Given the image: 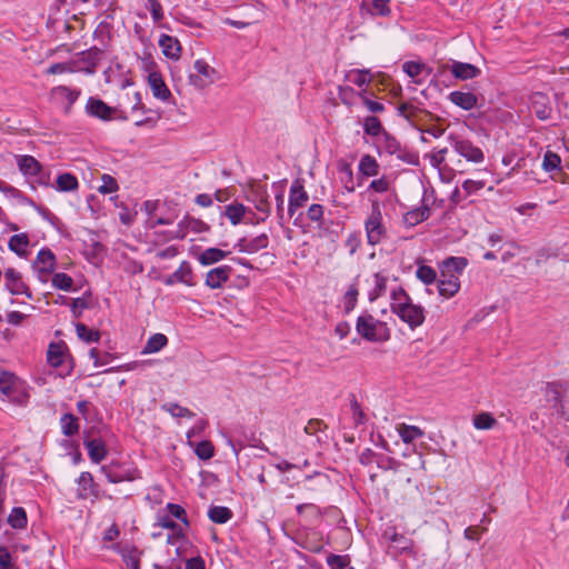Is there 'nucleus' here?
<instances>
[{
	"instance_id": "obj_1",
	"label": "nucleus",
	"mask_w": 569,
	"mask_h": 569,
	"mask_svg": "<svg viewBox=\"0 0 569 569\" xmlns=\"http://www.w3.org/2000/svg\"><path fill=\"white\" fill-rule=\"evenodd\" d=\"M390 309L411 330L422 326L426 320L425 308L413 303L411 297L401 287L392 289Z\"/></svg>"
},
{
	"instance_id": "obj_2",
	"label": "nucleus",
	"mask_w": 569,
	"mask_h": 569,
	"mask_svg": "<svg viewBox=\"0 0 569 569\" xmlns=\"http://www.w3.org/2000/svg\"><path fill=\"white\" fill-rule=\"evenodd\" d=\"M370 203L371 209L365 220V231L368 244L377 246L387 237V228L383 223L381 200L371 198Z\"/></svg>"
},
{
	"instance_id": "obj_3",
	"label": "nucleus",
	"mask_w": 569,
	"mask_h": 569,
	"mask_svg": "<svg viewBox=\"0 0 569 569\" xmlns=\"http://www.w3.org/2000/svg\"><path fill=\"white\" fill-rule=\"evenodd\" d=\"M381 540L386 547L387 553L391 557L397 558L402 555L416 557L413 540L402 533L397 532L396 528L393 527H390L383 531Z\"/></svg>"
},
{
	"instance_id": "obj_4",
	"label": "nucleus",
	"mask_w": 569,
	"mask_h": 569,
	"mask_svg": "<svg viewBox=\"0 0 569 569\" xmlns=\"http://www.w3.org/2000/svg\"><path fill=\"white\" fill-rule=\"evenodd\" d=\"M357 332L366 340L383 342L390 339V330L387 325L371 315H362L357 319Z\"/></svg>"
},
{
	"instance_id": "obj_5",
	"label": "nucleus",
	"mask_w": 569,
	"mask_h": 569,
	"mask_svg": "<svg viewBox=\"0 0 569 569\" xmlns=\"http://www.w3.org/2000/svg\"><path fill=\"white\" fill-rule=\"evenodd\" d=\"M269 194L267 191L266 186L253 183L249 187L247 191V200L249 202H252L254 208L262 213L261 217H257L254 219H250L249 223H260L264 221L269 214H270V202H269Z\"/></svg>"
},
{
	"instance_id": "obj_6",
	"label": "nucleus",
	"mask_w": 569,
	"mask_h": 569,
	"mask_svg": "<svg viewBox=\"0 0 569 569\" xmlns=\"http://www.w3.org/2000/svg\"><path fill=\"white\" fill-rule=\"evenodd\" d=\"M57 267L56 254L49 248H42L32 261L31 268L40 282L47 283Z\"/></svg>"
},
{
	"instance_id": "obj_7",
	"label": "nucleus",
	"mask_w": 569,
	"mask_h": 569,
	"mask_svg": "<svg viewBox=\"0 0 569 569\" xmlns=\"http://www.w3.org/2000/svg\"><path fill=\"white\" fill-rule=\"evenodd\" d=\"M217 79V71L202 59L193 63V72L189 74V82L197 89H204Z\"/></svg>"
},
{
	"instance_id": "obj_8",
	"label": "nucleus",
	"mask_w": 569,
	"mask_h": 569,
	"mask_svg": "<svg viewBox=\"0 0 569 569\" xmlns=\"http://www.w3.org/2000/svg\"><path fill=\"white\" fill-rule=\"evenodd\" d=\"M4 288L11 295H23L28 299L33 298V293L29 286L24 282L20 271L14 268H7L3 272Z\"/></svg>"
},
{
	"instance_id": "obj_9",
	"label": "nucleus",
	"mask_w": 569,
	"mask_h": 569,
	"mask_svg": "<svg viewBox=\"0 0 569 569\" xmlns=\"http://www.w3.org/2000/svg\"><path fill=\"white\" fill-rule=\"evenodd\" d=\"M209 229V226L204 221L187 214L179 221L177 229L169 233V238L182 240L189 232L202 233L207 232Z\"/></svg>"
},
{
	"instance_id": "obj_10",
	"label": "nucleus",
	"mask_w": 569,
	"mask_h": 569,
	"mask_svg": "<svg viewBox=\"0 0 569 569\" xmlns=\"http://www.w3.org/2000/svg\"><path fill=\"white\" fill-rule=\"evenodd\" d=\"M101 56L102 51L93 47L77 53L71 60L74 63L77 72L84 71L87 73H93Z\"/></svg>"
},
{
	"instance_id": "obj_11",
	"label": "nucleus",
	"mask_w": 569,
	"mask_h": 569,
	"mask_svg": "<svg viewBox=\"0 0 569 569\" xmlns=\"http://www.w3.org/2000/svg\"><path fill=\"white\" fill-rule=\"evenodd\" d=\"M451 146L453 150L461 157H463L466 160L480 163L485 159L483 151L475 146L469 140L458 138V137H451Z\"/></svg>"
},
{
	"instance_id": "obj_12",
	"label": "nucleus",
	"mask_w": 569,
	"mask_h": 569,
	"mask_svg": "<svg viewBox=\"0 0 569 569\" xmlns=\"http://www.w3.org/2000/svg\"><path fill=\"white\" fill-rule=\"evenodd\" d=\"M67 349L62 343H50L47 351V361L53 368H62L60 376L69 375L71 367L67 362Z\"/></svg>"
},
{
	"instance_id": "obj_13",
	"label": "nucleus",
	"mask_w": 569,
	"mask_h": 569,
	"mask_svg": "<svg viewBox=\"0 0 569 569\" xmlns=\"http://www.w3.org/2000/svg\"><path fill=\"white\" fill-rule=\"evenodd\" d=\"M399 116L403 117L415 126L426 123L432 119V114L411 102H403L398 107Z\"/></svg>"
},
{
	"instance_id": "obj_14",
	"label": "nucleus",
	"mask_w": 569,
	"mask_h": 569,
	"mask_svg": "<svg viewBox=\"0 0 569 569\" xmlns=\"http://www.w3.org/2000/svg\"><path fill=\"white\" fill-rule=\"evenodd\" d=\"M100 471L106 476L107 480L111 483L123 481H132L137 478L136 470L123 469L119 462H111L100 468Z\"/></svg>"
},
{
	"instance_id": "obj_15",
	"label": "nucleus",
	"mask_w": 569,
	"mask_h": 569,
	"mask_svg": "<svg viewBox=\"0 0 569 569\" xmlns=\"http://www.w3.org/2000/svg\"><path fill=\"white\" fill-rule=\"evenodd\" d=\"M86 112L93 118L102 121H109L113 119L116 109L108 106L104 101L99 98L90 97L86 103Z\"/></svg>"
},
{
	"instance_id": "obj_16",
	"label": "nucleus",
	"mask_w": 569,
	"mask_h": 569,
	"mask_svg": "<svg viewBox=\"0 0 569 569\" xmlns=\"http://www.w3.org/2000/svg\"><path fill=\"white\" fill-rule=\"evenodd\" d=\"M443 70H449L456 79L463 81L475 79L481 73L480 69L475 64L460 61L445 64Z\"/></svg>"
},
{
	"instance_id": "obj_17",
	"label": "nucleus",
	"mask_w": 569,
	"mask_h": 569,
	"mask_svg": "<svg viewBox=\"0 0 569 569\" xmlns=\"http://www.w3.org/2000/svg\"><path fill=\"white\" fill-rule=\"evenodd\" d=\"M309 200V194L305 190V187L300 180H296L292 182L290 187V194H289V206H288V212L290 216H293L295 212L302 208Z\"/></svg>"
},
{
	"instance_id": "obj_18",
	"label": "nucleus",
	"mask_w": 569,
	"mask_h": 569,
	"mask_svg": "<svg viewBox=\"0 0 569 569\" xmlns=\"http://www.w3.org/2000/svg\"><path fill=\"white\" fill-rule=\"evenodd\" d=\"M51 93L63 106L64 112L70 113L72 106L80 97L81 91L67 86H58L51 90Z\"/></svg>"
},
{
	"instance_id": "obj_19",
	"label": "nucleus",
	"mask_w": 569,
	"mask_h": 569,
	"mask_svg": "<svg viewBox=\"0 0 569 569\" xmlns=\"http://www.w3.org/2000/svg\"><path fill=\"white\" fill-rule=\"evenodd\" d=\"M232 268L230 266H220L210 269L206 273L204 283L210 289H220L230 279Z\"/></svg>"
},
{
	"instance_id": "obj_20",
	"label": "nucleus",
	"mask_w": 569,
	"mask_h": 569,
	"mask_svg": "<svg viewBox=\"0 0 569 569\" xmlns=\"http://www.w3.org/2000/svg\"><path fill=\"white\" fill-rule=\"evenodd\" d=\"M402 70L416 84H422L431 72L425 63L417 61H406L402 64Z\"/></svg>"
},
{
	"instance_id": "obj_21",
	"label": "nucleus",
	"mask_w": 569,
	"mask_h": 569,
	"mask_svg": "<svg viewBox=\"0 0 569 569\" xmlns=\"http://www.w3.org/2000/svg\"><path fill=\"white\" fill-rule=\"evenodd\" d=\"M147 80L154 98L161 101L169 100L171 92L160 72H152L148 74Z\"/></svg>"
},
{
	"instance_id": "obj_22",
	"label": "nucleus",
	"mask_w": 569,
	"mask_h": 569,
	"mask_svg": "<svg viewBox=\"0 0 569 569\" xmlns=\"http://www.w3.org/2000/svg\"><path fill=\"white\" fill-rule=\"evenodd\" d=\"M448 99L455 106H457L463 110H467V111L479 106L478 97L470 91H461V90L452 91L449 93Z\"/></svg>"
},
{
	"instance_id": "obj_23",
	"label": "nucleus",
	"mask_w": 569,
	"mask_h": 569,
	"mask_svg": "<svg viewBox=\"0 0 569 569\" xmlns=\"http://www.w3.org/2000/svg\"><path fill=\"white\" fill-rule=\"evenodd\" d=\"M83 445L88 456L93 463H100L107 458L108 449L106 442L100 438L84 439Z\"/></svg>"
},
{
	"instance_id": "obj_24",
	"label": "nucleus",
	"mask_w": 569,
	"mask_h": 569,
	"mask_svg": "<svg viewBox=\"0 0 569 569\" xmlns=\"http://www.w3.org/2000/svg\"><path fill=\"white\" fill-rule=\"evenodd\" d=\"M159 47L168 59L178 60L181 56L180 42L174 37L169 34H161L159 39Z\"/></svg>"
},
{
	"instance_id": "obj_25",
	"label": "nucleus",
	"mask_w": 569,
	"mask_h": 569,
	"mask_svg": "<svg viewBox=\"0 0 569 569\" xmlns=\"http://www.w3.org/2000/svg\"><path fill=\"white\" fill-rule=\"evenodd\" d=\"M268 244V236L266 233H261L251 240L240 239L237 247L240 252L254 253L261 249H266Z\"/></svg>"
},
{
	"instance_id": "obj_26",
	"label": "nucleus",
	"mask_w": 569,
	"mask_h": 569,
	"mask_svg": "<svg viewBox=\"0 0 569 569\" xmlns=\"http://www.w3.org/2000/svg\"><path fill=\"white\" fill-rule=\"evenodd\" d=\"M17 164L19 167V170L24 176H29V177L41 176V164L32 156H28V154L19 156L17 158Z\"/></svg>"
},
{
	"instance_id": "obj_27",
	"label": "nucleus",
	"mask_w": 569,
	"mask_h": 569,
	"mask_svg": "<svg viewBox=\"0 0 569 569\" xmlns=\"http://www.w3.org/2000/svg\"><path fill=\"white\" fill-rule=\"evenodd\" d=\"M78 485L80 487V495L84 498L92 496L99 497V486L94 482L93 477L90 472L83 471L78 478Z\"/></svg>"
},
{
	"instance_id": "obj_28",
	"label": "nucleus",
	"mask_w": 569,
	"mask_h": 569,
	"mask_svg": "<svg viewBox=\"0 0 569 569\" xmlns=\"http://www.w3.org/2000/svg\"><path fill=\"white\" fill-rule=\"evenodd\" d=\"M468 260L465 257H449L440 263V272H449L460 278Z\"/></svg>"
},
{
	"instance_id": "obj_29",
	"label": "nucleus",
	"mask_w": 569,
	"mask_h": 569,
	"mask_svg": "<svg viewBox=\"0 0 569 569\" xmlns=\"http://www.w3.org/2000/svg\"><path fill=\"white\" fill-rule=\"evenodd\" d=\"M396 430L401 440L407 445H410L415 440L420 439L425 436V431L421 428L407 423H398L396 426Z\"/></svg>"
},
{
	"instance_id": "obj_30",
	"label": "nucleus",
	"mask_w": 569,
	"mask_h": 569,
	"mask_svg": "<svg viewBox=\"0 0 569 569\" xmlns=\"http://www.w3.org/2000/svg\"><path fill=\"white\" fill-rule=\"evenodd\" d=\"M388 280V276L383 272H377L373 274L372 287L368 292V298L370 301H375L386 293Z\"/></svg>"
},
{
	"instance_id": "obj_31",
	"label": "nucleus",
	"mask_w": 569,
	"mask_h": 569,
	"mask_svg": "<svg viewBox=\"0 0 569 569\" xmlns=\"http://www.w3.org/2000/svg\"><path fill=\"white\" fill-rule=\"evenodd\" d=\"M18 379L14 375L2 371L0 372V392L9 399H16V390L18 388Z\"/></svg>"
},
{
	"instance_id": "obj_32",
	"label": "nucleus",
	"mask_w": 569,
	"mask_h": 569,
	"mask_svg": "<svg viewBox=\"0 0 569 569\" xmlns=\"http://www.w3.org/2000/svg\"><path fill=\"white\" fill-rule=\"evenodd\" d=\"M29 237L27 233L13 234L8 242L11 251L16 252L19 257L26 258L28 256Z\"/></svg>"
},
{
	"instance_id": "obj_33",
	"label": "nucleus",
	"mask_w": 569,
	"mask_h": 569,
	"mask_svg": "<svg viewBox=\"0 0 569 569\" xmlns=\"http://www.w3.org/2000/svg\"><path fill=\"white\" fill-rule=\"evenodd\" d=\"M168 345V338L163 333H153L147 340L141 353L151 355L162 350Z\"/></svg>"
},
{
	"instance_id": "obj_34",
	"label": "nucleus",
	"mask_w": 569,
	"mask_h": 569,
	"mask_svg": "<svg viewBox=\"0 0 569 569\" xmlns=\"http://www.w3.org/2000/svg\"><path fill=\"white\" fill-rule=\"evenodd\" d=\"M174 278L179 283H183L188 287L196 286L193 269L188 261L180 263L179 268L174 271Z\"/></svg>"
},
{
	"instance_id": "obj_35",
	"label": "nucleus",
	"mask_w": 569,
	"mask_h": 569,
	"mask_svg": "<svg viewBox=\"0 0 569 569\" xmlns=\"http://www.w3.org/2000/svg\"><path fill=\"white\" fill-rule=\"evenodd\" d=\"M247 212H250V210L244 204L239 202L230 203L224 209V216L233 226L239 224Z\"/></svg>"
},
{
	"instance_id": "obj_36",
	"label": "nucleus",
	"mask_w": 569,
	"mask_h": 569,
	"mask_svg": "<svg viewBox=\"0 0 569 569\" xmlns=\"http://www.w3.org/2000/svg\"><path fill=\"white\" fill-rule=\"evenodd\" d=\"M228 253L229 252L223 251L219 248H208L199 254L198 261L202 266H210L224 259L228 256Z\"/></svg>"
},
{
	"instance_id": "obj_37",
	"label": "nucleus",
	"mask_w": 569,
	"mask_h": 569,
	"mask_svg": "<svg viewBox=\"0 0 569 569\" xmlns=\"http://www.w3.org/2000/svg\"><path fill=\"white\" fill-rule=\"evenodd\" d=\"M359 172L365 177H375L379 173V163L376 158L370 154H365L359 161Z\"/></svg>"
},
{
	"instance_id": "obj_38",
	"label": "nucleus",
	"mask_w": 569,
	"mask_h": 569,
	"mask_svg": "<svg viewBox=\"0 0 569 569\" xmlns=\"http://www.w3.org/2000/svg\"><path fill=\"white\" fill-rule=\"evenodd\" d=\"M381 148L389 154H396L399 159L405 158V150L401 148L400 142L387 132H383Z\"/></svg>"
},
{
	"instance_id": "obj_39",
	"label": "nucleus",
	"mask_w": 569,
	"mask_h": 569,
	"mask_svg": "<svg viewBox=\"0 0 569 569\" xmlns=\"http://www.w3.org/2000/svg\"><path fill=\"white\" fill-rule=\"evenodd\" d=\"M62 433L72 437L79 432V420L72 413H64L60 419Z\"/></svg>"
},
{
	"instance_id": "obj_40",
	"label": "nucleus",
	"mask_w": 569,
	"mask_h": 569,
	"mask_svg": "<svg viewBox=\"0 0 569 569\" xmlns=\"http://www.w3.org/2000/svg\"><path fill=\"white\" fill-rule=\"evenodd\" d=\"M51 286L62 291H73V279L64 272H56L51 276Z\"/></svg>"
},
{
	"instance_id": "obj_41",
	"label": "nucleus",
	"mask_w": 569,
	"mask_h": 569,
	"mask_svg": "<svg viewBox=\"0 0 569 569\" xmlns=\"http://www.w3.org/2000/svg\"><path fill=\"white\" fill-rule=\"evenodd\" d=\"M8 523L14 529H24L28 523L26 510L22 507H14L8 517Z\"/></svg>"
},
{
	"instance_id": "obj_42",
	"label": "nucleus",
	"mask_w": 569,
	"mask_h": 569,
	"mask_svg": "<svg viewBox=\"0 0 569 569\" xmlns=\"http://www.w3.org/2000/svg\"><path fill=\"white\" fill-rule=\"evenodd\" d=\"M57 190L62 192L74 191L79 187L78 179L72 173H62L57 178Z\"/></svg>"
},
{
	"instance_id": "obj_43",
	"label": "nucleus",
	"mask_w": 569,
	"mask_h": 569,
	"mask_svg": "<svg viewBox=\"0 0 569 569\" xmlns=\"http://www.w3.org/2000/svg\"><path fill=\"white\" fill-rule=\"evenodd\" d=\"M472 423L478 430H490L496 427L497 420L490 412H480L473 416Z\"/></svg>"
},
{
	"instance_id": "obj_44",
	"label": "nucleus",
	"mask_w": 569,
	"mask_h": 569,
	"mask_svg": "<svg viewBox=\"0 0 569 569\" xmlns=\"http://www.w3.org/2000/svg\"><path fill=\"white\" fill-rule=\"evenodd\" d=\"M208 516L214 523H226L232 518V511L227 507L214 506L209 509Z\"/></svg>"
},
{
	"instance_id": "obj_45",
	"label": "nucleus",
	"mask_w": 569,
	"mask_h": 569,
	"mask_svg": "<svg viewBox=\"0 0 569 569\" xmlns=\"http://www.w3.org/2000/svg\"><path fill=\"white\" fill-rule=\"evenodd\" d=\"M194 453L200 460H209L214 456V447L211 441L202 440L193 443Z\"/></svg>"
},
{
	"instance_id": "obj_46",
	"label": "nucleus",
	"mask_w": 569,
	"mask_h": 569,
	"mask_svg": "<svg viewBox=\"0 0 569 569\" xmlns=\"http://www.w3.org/2000/svg\"><path fill=\"white\" fill-rule=\"evenodd\" d=\"M76 331L78 337L86 342H98L100 339V332L89 328L84 323H77Z\"/></svg>"
},
{
	"instance_id": "obj_47",
	"label": "nucleus",
	"mask_w": 569,
	"mask_h": 569,
	"mask_svg": "<svg viewBox=\"0 0 569 569\" xmlns=\"http://www.w3.org/2000/svg\"><path fill=\"white\" fill-rule=\"evenodd\" d=\"M460 289V281H447V280H439L438 281V290L439 295L449 299L452 298Z\"/></svg>"
},
{
	"instance_id": "obj_48",
	"label": "nucleus",
	"mask_w": 569,
	"mask_h": 569,
	"mask_svg": "<svg viewBox=\"0 0 569 569\" xmlns=\"http://www.w3.org/2000/svg\"><path fill=\"white\" fill-rule=\"evenodd\" d=\"M363 130L367 134L376 137L380 133L383 134V128L380 120L375 116L366 117L363 120Z\"/></svg>"
},
{
	"instance_id": "obj_49",
	"label": "nucleus",
	"mask_w": 569,
	"mask_h": 569,
	"mask_svg": "<svg viewBox=\"0 0 569 569\" xmlns=\"http://www.w3.org/2000/svg\"><path fill=\"white\" fill-rule=\"evenodd\" d=\"M359 290L356 284H350L343 296V308L346 312H350L357 305Z\"/></svg>"
},
{
	"instance_id": "obj_50",
	"label": "nucleus",
	"mask_w": 569,
	"mask_h": 569,
	"mask_svg": "<svg viewBox=\"0 0 569 569\" xmlns=\"http://www.w3.org/2000/svg\"><path fill=\"white\" fill-rule=\"evenodd\" d=\"M101 186L98 187V191L102 194L114 193L119 190L117 180L107 173L101 176Z\"/></svg>"
},
{
	"instance_id": "obj_51",
	"label": "nucleus",
	"mask_w": 569,
	"mask_h": 569,
	"mask_svg": "<svg viewBox=\"0 0 569 569\" xmlns=\"http://www.w3.org/2000/svg\"><path fill=\"white\" fill-rule=\"evenodd\" d=\"M162 408L174 418H192L194 416L191 410L178 403H166Z\"/></svg>"
},
{
	"instance_id": "obj_52",
	"label": "nucleus",
	"mask_w": 569,
	"mask_h": 569,
	"mask_svg": "<svg viewBox=\"0 0 569 569\" xmlns=\"http://www.w3.org/2000/svg\"><path fill=\"white\" fill-rule=\"evenodd\" d=\"M416 276L425 284H431L437 279L436 270L425 264L418 267Z\"/></svg>"
},
{
	"instance_id": "obj_53",
	"label": "nucleus",
	"mask_w": 569,
	"mask_h": 569,
	"mask_svg": "<svg viewBox=\"0 0 569 569\" xmlns=\"http://www.w3.org/2000/svg\"><path fill=\"white\" fill-rule=\"evenodd\" d=\"M347 80L358 87H362L370 82L369 71L367 70H351L347 74Z\"/></svg>"
},
{
	"instance_id": "obj_54",
	"label": "nucleus",
	"mask_w": 569,
	"mask_h": 569,
	"mask_svg": "<svg viewBox=\"0 0 569 569\" xmlns=\"http://www.w3.org/2000/svg\"><path fill=\"white\" fill-rule=\"evenodd\" d=\"M156 526L173 531L176 537L184 536L182 527L176 523L169 516L159 517Z\"/></svg>"
},
{
	"instance_id": "obj_55",
	"label": "nucleus",
	"mask_w": 569,
	"mask_h": 569,
	"mask_svg": "<svg viewBox=\"0 0 569 569\" xmlns=\"http://www.w3.org/2000/svg\"><path fill=\"white\" fill-rule=\"evenodd\" d=\"M48 74H62L77 72L72 60L67 62H59L50 66L47 71Z\"/></svg>"
},
{
	"instance_id": "obj_56",
	"label": "nucleus",
	"mask_w": 569,
	"mask_h": 569,
	"mask_svg": "<svg viewBox=\"0 0 569 569\" xmlns=\"http://www.w3.org/2000/svg\"><path fill=\"white\" fill-rule=\"evenodd\" d=\"M560 163H561V159L557 153H555L552 151H547L545 153L543 161H542V168L546 171H552L555 169H558L560 167Z\"/></svg>"
},
{
	"instance_id": "obj_57",
	"label": "nucleus",
	"mask_w": 569,
	"mask_h": 569,
	"mask_svg": "<svg viewBox=\"0 0 569 569\" xmlns=\"http://www.w3.org/2000/svg\"><path fill=\"white\" fill-rule=\"evenodd\" d=\"M147 9L154 23H159L163 19V9L159 0H148Z\"/></svg>"
},
{
	"instance_id": "obj_58",
	"label": "nucleus",
	"mask_w": 569,
	"mask_h": 569,
	"mask_svg": "<svg viewBox=\"0 0 569 569\" xmlns=\"http://www.w3.org/2000/svg\"><path fill=\"white\" fill-rule=\"evenodd\" d=\"M167 510L169 511V513L181 520L186 527L189 526V520L187 518V513H186V510L180 506V505H177V503H168L167 505Z\"/></svg>"
},
{
	"instance_id": "obj_59",
	"label": "nucleus",
	"mask_w": 569,
	"mask_h": 569,
	"mask_svg": "<svg viewBox=\"0 0 569 569\" xmlns=\"http://www.w3.org/2000/svg\"><path fill=\"white\" fill-rule=\"evenodd\" d=\"M486 182L485 180H473V179H467L462 183V190L466 192L467 196H470L482 188H485Z\"/></svg>"
},
{
	"instance_id": "obj_60",
	"label": "nucleus",
	"mask_w": 569,
	"mask_h": 569,
	"mask_svg": "<svg viewBox=\"0 0 569 569\" xmlns=\"http://www.w3.org/2000/svg\"><path fill=\"white\" fill-rule=\"evenodd\" d=\"M327 563L331 569H345L349 565V559L347 556L330 555Z\"/></svg>"
},
{
	"instance_id": "obj_61",
	"label": "nucleus",
	"mask_w": 569,
	"mask_h": 569,
	"mask_svg": "<svg viewBox=\"0 0 569 569\" xmlns=\"http://www.w3.org/2000/svg\"><path fill=\"white\" fill-rule=\"evenodd\" d=\"M208 427V421L204 420V419H200L199 421H197L194 423V426L187 432V439H188V445L190 447H193V442L191 441V438L194 437V436H199L201 435L204 429Z\"/></svg>"
},
{
	"instance_id": "obj_62",
	"label": "nucleus",
	"mask_w": 569,
	"mask_h": 569,
	"mask_svg": "<svg viewBox=\"0 0 569 569\" xmlns=\"http://www.w3.org/2000/svg\"><path fill=\"white\" fill-rule=\"evenodd\" d=\"M323 207L318 203L311 204L307 210V217L315 222H321L323 218Z\"/></svg>"
},
{
	"instance_id": "obj_63",
	"label": "nucleus",
	"mask_w": 569,
	"mask_h": 569,
	"mask_svg": "<svg viewBox=\"0 0 569 569\" xmlns=\"http://www.w3.org/2000/svg\"><path fill=\"white\" fill-rule=\"evenodd\" d=\"M390 188V183L386 177H381L379 179L372 180L369 184V190L375 192L383 193L387 192Z\"/></svg>"
},
{
	"instance_id": "obj_64",
	"label": "nucleus",
	"mask_w": 569,
	"mask_h": 569,
	"mask_svg": "<svg viewBox=\"0 0 569 569\" xmlns=\"http://www.w3.org/2000/svg\"><path fill=\"white\" fill-rule=\"evenodd\" d=\"M326 428V425L320 419H311L305 427V432L310 436H315L318 432L322 431Z\"/></svg>"
}]
</instances>
